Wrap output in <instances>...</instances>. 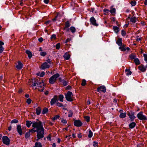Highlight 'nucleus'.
<instances>
[{
  "label": "nucleus",
  "mask_w": 147,
  "mask_h": 147,
  "mask_svg": "<svg viewBox=\"0 0 147 147\" xmlns=\"http://www.w3.org/2000/svg\"><path fill=\"white\" fill-rule=\"evenodd\" d=\"M32 127L33 128L30 130V131L32 132H35L37 130H39L43 128L42 123L40 121L33 122Z\"/></svg>",
  "instance_id": "nucleus-1"
},
{
  "label": "nucleus",
  "mask_w": 147,
  "mask_h": 147,
  "mask_svg": "<svg viewBox=\"0 0 147 147\" xmlns=\"http://www.w3.org/2000/svg\"><path fill=\"white\" fill-rule=\"evenodd\" d=\"M37 86L38 87L40 88H39L38 90L40 91H42L44 89V84L42 81V82H38L37 80H36L32 85H31L32 86Z\"/></svg>",
  "instance_id": "nucleus-2"
},
{
  "label": "nucleus",
  "mask_w": 147,
  "mask_h": 147,
  "mask_svg": "<svg viewBox=\"0 0 147 147\" xmlns=\"http://www.w3.org/2000/svg\"><path fill=\"white\" fill-rule=\"evenodd\" d=\"M37 136L38 138L37 139H40L44 137V129L43 128L39 130H37Z\"/></svg>",
  "instance_id": "nucleus-3"
},
{
  "label": "nucleus",
  "mask_w": 147,
  "mask_h": 147,
  "mask_svg": "<svg viewBox=\"0 0 147 147\" xmlns=\"http://www.w3.org/2000/svg\"><path fill=\"white\" fill-rule=\"evenodd\" d=\"M59 76V75L58 74H57L51 76L49 79V83L51 84H53L55 82L57 78Z\"/></svg>",
  "instance_id": "nucleus-4"
},
{
  "label": "nucleus",
  "mask_w": 147,
  "mask_h": 147,
  "mask_svg": "<svg viewBox=\"0 0 147 147\" xmlns=\"http://www.w3.org/2000/svg\"><path fill=\"white\" fill-rule=\"evenodd\" d=\"M73 95L71 92L68 91L67 93L65 94V97L66 100L69 101H73Z\"/></svg>",
  "instance_id": "nucleus-5"
},
{
  "label": "nucleus",
  "mask_w": 147,
  "mask_h": 147,
  "mask_svg": "<svg viewBox=\"0 0 147 147\" xmlns=\"http://www.w3.org/2000/svg\"><path fill=\"white\" fill-rule=\"evenodd\" d=\"M138 118L140 120H146L147 119L146 117L144 115L142 112H140L137 115Z\"/></svg>",
  "instance_id": "nucleus-6"
},
{
  "label": "nucleus",
  "mask_w": 147,
  "mask_h": 147,
  "mask_svg": "<svg viewBox=\"0 0 147 147\" xmlns=\"http://www.w3.org/2000/svg\"><path fill=\"white\" fill-rule=\"evenodd\" d=\"M3 143L6 145H8L9 144L10 140L8 137L6 136H3L2 138Z\"/></svg>",
  "instance_id": "nucleus-7"
},
{
  "label": "nucleus",
  "mask_w": 147,
  "mask_h": 147,
  "mask_svg": "<svg viewBox=\"0 0 147 147\" xmlns=\"http://www.w3.org/2000/svg\"><path fill=\"white\" fill-rule=\"evenodd\" d=\"M49 64H48L47 62H45L42 64L40 66V68L43 70H44L46 69L49 68L50 67Z\"/></svg>",
  "instance_id": "nucleus-8"
},
{
  "label": "nucleus",
  "mask_w": 147,
  "mask_h": 147,
  "mask_svg": "<svg viewBox=\"0 0 147 147\" xmlns=\"http://www.w3.org/2000/svg\"><path fill=\"white\" fill-rule=\"evenodd\" d=\"M134 112L131 111L129 112L127 114V115L129 116L131 121L133 120L136 118V117L134 115Z\"/></svg>",
  "instance_id": "nucleus-9"
},
{
  "label": "nucleus",
  "mask_w": 147,
  "mask_h": 147,
  "mask_svg": "<svg viewBox=\"0 0 147 147\" xmlns=\"http://www.w3.org/2000/svg\"><path fill=\"white\" fill-rule=\"evenodd\" d=\"M97 90L98 92H103L105 93L106 91V89L105 86H101L98 87L97 89Z\"/></svg>",
  "instance_id": "nucleus-10"
},
{
  "label": "nucleus",
  "mask_w": 147,
  "mask_h": 147,
  "mask_svg": "<svg viewBox=\"0 0 147 147\" xmlns=\"http://www.w3.org/2000/svg\"><path fill=\"white\" fill-rule=\"evenodd\" d=\"M74 125L76 127H80L82 125V123L79 120H76L74 122Z\"/></svg>",
  "instance_id": "nucleus-11"
},
{
  "label": "nucleus",
  "mask_w": 147,
  "mask_h": 147,
  "mask_svg": "<svg viewBox=\"0 0 147 147\" xmlns=\"http://www.w3.org/2000/svg\"><path fill=\"white\" fill-rule=\"evenodd\" d=\"M90 21L92 25L96 26H98V24L96 23V20L93 17H92L90 18Z\"/></svg>",
  "instance_id": "nucleus-12"
},
{
  "label": "nucleus",
  "mask_w": 147,
  "mask_h": 147,
  "mask_svg": "<svg viewBox=\"0 0 147 147\" xmlns=\"http://www.w3.org/2000/svg\"><path fill=\"white\" fill-rule=\"evenodd\" d=\"M57 99V96H55L53 98H52L51 101L50 103L51 105H53L56 102Z\"/></svg>",
  "instance_id": "nucleus-13"
},
{
  "label": "nucleus",
  "mask_w": 147,
  "mask_h": 147,
  "mask_svg": "<svg viewBox=\"0 0 147 147\" xmlns=\"http://www.w3.org/2000/svg\"><path fill=\"white\" fill-rule=\"evenodd\" d=\"M17 129L18 132L20 135L22 134V128L20 125H17Z\"/></svg>",
  "instance_id": "nucleus-14"
},
{
  "label": "nucleus",
  "mask_w": 147,
  "mask_h": 147,
  "mask_svg": "<svg viewBox=\"0 0 147 147\" xmlns=\"http://www.w3.org/2000/svg\"><path fill=\"white\" fill-rule=\"evenodd\" d=\"M23 64L20 61L18 62V64L16 65V67L18 69H20L23 67Z\"/></svg>",
  "instance_id": "nucleus-15"
},
{
  "label": "nucleus",
  "mask_w": 147,
  "mask_h": 147,
  "mask_svg": "<svg viewBox=\"0 0 147 147\" xmlns=\"http://www.w3.org/2000/svg\"><path fill=\"white\" fill-rule=\"evenodd\" d=\"M4 43L2 41H0V53H2L4 50V49L2 46Z\"/></svg>",
  "instance_id": "nucleus-16"
},
{
  "label": "nucleus",
  "mask_w": 147,
  "mask_h": 147,
  "mask_svg": "<svg viewBox=\"0 0 147 147\" xmlns=\"http://www.w3.org/2000/svg\"><path fill=\"white\" fill-rule=\"evenodd\" d=\"M139 69L142 72H144L146 70V67L143 66H140L139 67Z\"/></svg>",
  "instance_id": "nucleus-17"
},
{
  "label": "nucleus",
  "mask_w": 147,
  "mask_h": 147,
  "mask_svg": "<svg viewBox=\"0 0 147 147\" xmlns=\"http://www.w3.org/2000/svg\"><path fill=\"white\" fill-rule=\"evenodd\" d=\"M116 43L119 46H121L122 45V39L121 38H118Z\"/></svg>",
  "instance_id": "nucleus-18"
},
{
  "label": "nucleus",
  "mask_w": 147,
  "mask_h": 147,
  "mask_svg": "<svg viewBox=\"0 0 147 147\" xmlns=\"http://www.w3.org/2000/svg\"><path fill=\"white\" fill-rule=\"evenodd\" d=\"M26 52L28 55L29 58V59L31 58L32 57V54L31 52L30 51L28 50H26Z\"/></svg>",
  "instance_id": "nucleus-19"
},
{
  "label": "nucleus",
  "mask_w": 147,
  "mask_h": 147,
  "mask_svg": "<svg viewBox=\"0 0 147 147\" xmlns=\"http://www.w3.org/2000/svg\"><path fill=\"white\" fill-rule=\"evenodd\" d=\"M113 28L114 32L116 33H117L119 31V28L117 26H114L113 27Z\"/></svg>",
  "instance_id": "nucleus-20"
},
{
  "label": "nucleus",
  "mask_w": 147,
  "mask_h": 147,
  "mask_svg": "<svg viewBox=\"0 0 147 147\" xmlns=\"http://www.w3.org/2000/svg\"><path fill=\"white\" fill-rule=\"evenodd\" d=\"M125 73L126 75L127 76H129L131 74V72L129 69H126L125 70Z\"/></svg>",
  "instance_id": "nucleus-21"
},
{
  "label": "nucleus",
  "mask_w": 147,
  "mask_h": 147,
  "mask_svg": "<svg viewBox=\"0 0 147 147\" xmlns=\"http://www.w3.org/2000/svg\"><path fill=\"white\" fill-rule=\"evenodd\" d=\"M63 57L66 60H68L70 58V56L69 54L65 53L63 56Z\"/></svg>",
  "instance_id": "nucleus-22"
},
{
  "label": "nucleus",
  "mask_w": 147,
  "mask_h": 147,
  "mask_svg": "<svg viewBox=\"0 0 147 147\" xmlns=\"http://www.w3.org/2000/svg\"><path fill=\"white\" fill-rule=\"evenodd\" d=\"M41 109L40 107H38L36 109V113L37 115H39L41 112Z\"/></svg>",
  "instance_id": "nucleus-23"
},
{
  "label": "nucleus",
  "mask_w": 147,
  "mask_h": 147,
  "mask_svg": "<svg viewBox=\"0 0 147 147\" xmlns=\"http://www.w3.org/2000/svg\"><path fill=\"white\" fill-rule=\"evenodd\" d=\"M32 124V123L31 121H26V125L28 127H30Z\"/></svg>",
  "instance_id": "nucleus-24"
},
{
  "label": "nucleus",
  "mask_w": 147,
  "mask_h": 147,
  "mask_svg": "<svg viewBox=\"0 0 147 147\" xmlns=\"http://www.w3.org/2000/svg\"><path fill=\"white\" fill-rule=\"evenodd\" d=\"M136 125V123L133 122L130 123L129 125V127L130 128H133Z\"/></svg>",
  "instance_id": "nucleus-25"
},
{
  "label": "nucleus",
  "mask_w": 147,
  "mask_h": 147,
  "mask_svg": "<svg viewBox=\"0 0 147 147\" xmlns=\"http://www.w3.org/2000/svg\"><path fill=\"white\" fill-rule=\"evenodd\" d=\"M45 73L44 71L42 72H39L37 74V75L38 76H40V77H43L45 75Z\"/></svg>",
  "instance_id": "nucleus-26"
},
{
  "label": "nucleus",
  "mask_w": 147,
  "mask_h": 147,
  "mask_svg": "<svg viewBox=\"0 0 147 147\" xmlns=\"http://www.w3.org/2000/svg\"><path fill=\"white\" fill-rule=\"evenodd\" d=\"M130 21L131 22L135 23L136 21V18L135 17H132L130 18Z\"/></svg>",
  "instance_id": "nucleus-27"
},
{
  "label": "nucleus",
  "mask_w": 147,
  "mask_h": 147,
  "mask_svg": "<svg viewBox=\"0 0 147 147\" xmlns=\"http://www.w3.org/2000/svg\"><path fill=\"white\" fill-rule=\"evenodd\" d=\"M126 115V113H121L120 115V117L122 118H125Z\"/></svg>",
  "instance_id": "nucleus-28"
},
{
  "label": "nucleus",
  "mask_w": 147,
  "mask_h": 147,
  "mask_svg": "<svg viewBox=\"0 0 147 147\" xmlns=\"http://www.w3.org/2000/svg\"><path fill=\"white\" fill-rule=\"evenodd\" d=\"M110 12L112 14L115 13V8H113V7H111Z\"/></svg>",
  "instance_id": "nucleus-29"
},
{
  "label": "nucleus",
  "mask_w": 147,
  "mask_h": 147,
  "mask_svg": "<svg viewBox=\"0 0 147 147\" xmlns=\"http://www.w3.org/2000/svg\"><path fill=\"white\" fill-rule=\"evenodd\" d=\"M30 132H31L30 131H30L27 132L26 133L25 136V137L26 138H28L30 137Z\"/></svg>",
  "instance_id": "nucleus-30"
},
{
  "label": "nucleus",
  "mask_w": 147,
  "mask_h": 147,
  "mask_svg": "<svg viewBox=\"0 0 147 147\" xmlns=\"http://www.w3.org/2000/svg\"><path fill=\"white\" fill-rule=\"evenodd\" d=\"M64 98L63 96L62 95H60L59 96V101L61 102L63 101V99Z\"/></svg>",
  "instance_id": "nucleus-31"
},
{
  "label": "nucleus",
  "mask_w": 147,
  "mask_h": 147,
  "mask_svg": "<svg viewBox=\"0 0 147 147\" xmlns=\"http://www.w3.org/2000/svg\"><path fill=\"white\" fill-rule=\"evenodd\" d=\"M134 61L136 65H138L140 63V62L138 59H135Z\"/></svg>",
  "instance_id": "nucleus-32"
},
{
  "label": "nucleus",
  "mask_w": 147,
  "mask_h": 147,
  "mask_svg": "<svg viewBox=\"0 0 147 147\" xmlns=\"http://www.w3.org/2000/svg\"><path fill=\"white\" fill-rule=\"evenodd\" d=\"M119 49L121 50V51H124L126 50L125 48L123 46H119Z\"/></svg>",
  "instance_id": "nucleus-33"
},
{
  "label": "nucleus",
  "mask_w": 147,
  "mask_h": 147,
  "mask_svg": "<svg viewBox=\"0 0 147 147\" xmlns=\"http://www.w3.org/2000/svg\"><path fill=\"white\" fill-rule=\"evenodd\" d=\"M60 117V116L58 115H55V117L52 118V119L54 121L55 120L57 119H59Z\"/></svg>",
  "instance_id": "nucleus-34"
},
{
  "label": "nucleus",
  "mask_w": 147,
  "mask_h": 147,
  "mask_svg": "<svg viewBox=\"0 0 147 147\" xmlns=\"http://www.w3.org/2000/svg\"><path fill=\"white\" fill-rule=\"evenodd\" d=\"M70 30L73 33L75 32L76 30L75 28L73 26L71 27L70 28Z\"/></svg>",
  "instance_id": "nucleus-35"
},
{
  "label": "nucleus",
  "mask_w": 147,
  "mask_h": 147,
  "mask_svg": "<svg viewBox=\"0 0 147 147\" xmlns=\"http://www.w3.org/2000/svg\"><path fill=\"white\" fill-rule=\"evenodd\" d=\"M34 147H42V145L40 143L36 142Z\"/></svg>",
  "instance_id": "nucleus-36"
},
{
  "label": "nucleus",
  "mask_w": 147,
  "mask_h": 147,
  "mask_svg": "<svg viewBox=\"0 0 147 147\" xmlns=\"http://www.w3.org/2000/svg\"><path fill=\"white\" fill-rule=\"evenodd\" d=\"M93 135V133L92 131L90 130H89V134L88 135V137L89 138H91Z\"/></svg>",
  "instance_id": "nucleus-37"
},
{
  "label": "nucleus",
  "mask_w": 147,
  "mask_h": 147,
  "mask_svg": "<svg viewBox=\"0 0 147 147\" xmlns=\"http://www.w3.org/2000/svg\"><path fill=\"white\" fill-rule=\"evenodd\" d=\"M129 57L131 59H135L136 57L135 55L134 54H131L129 55Z\"/></svg>",
  "instance_id": "nucleus-38"
},
{
  "label": "nucleus",
  "mask_w": 147,
  "mask_h": 147,
  "mask_svg": "<svg viewBox=\"0 0 147 147\" xmlns=\"http://www.w3.org/2000/svg\"><path fill=\"white\" fill-rule=\"evenodd\" d=\"M51 39H55L56 38V35L55 34H52L51 36Z\"/></svg>",
  "instance_id": "nucleus-39"
},
{
  "label": "nucleus",
  "mask_w": 147,
  "mask_h": 147,
  "mask_svg": "<svg viewBox=\"0 0 147 147\" xmlns=\"http://www.w3.org/2000/svg\"><path fill=\"white\" fill-rule=\"evenodd\" d=\"M61 44L60 43H57L56 46V48L57 49H59L60 47Z\"/></svg>",
  "instance_id": "nucleus-40"
},
{
  "label": "nucleus",
  "mask_w": 147,
  "mask_h": 147,
  "mask_svg": "<svg viewBox=\"0 0 147 147\" xmlns=\"http://www.w3.org/2000/svg\"><path fill=\"white\" fill-rule=\"evenodd\" d=\"M40 54L41 56L44 57L46 55L47 53L45 52H42L40 53Z\"/></svg>",
  "instance_id": "nucleus-41"
},
{
  "label": "nucleus",
  "mask_w": 147,
  "mask_h": 147,
  "mask_svg": "<svg viewBox=\"0 0 147 147\" xmlns=\"http://www.w3.org/2000/svg\"><path fill=\"white\" fill-rule=\"evenodd\" d=\"M86 80L84 79H83L82 80L81 85L82 86H84L86 84Z\"/></svg>",
  "instance_id": "nucleus-42"
},
{
  "label": "nucleus",
  "mask_w": 147,
  "mask_h": 147,
  "mask_svg": "<svg viewBox=\"0 0 147 147\" xmlns=\"http://www.w3.org/2000/svg\"><path fill=\"white\" fill-rule=\"evenodd\" d=\"M48 109L47 108H45L44 109L42 112L43 114H45L46 113L48 112Z\"/></svg>",
  "instance_id": "nucleus-43"
},
{
  "label": "nucleus",
  "mask_w": 147,
  "mask_h": 147,
  "mask_svg": "<svg viewBox=\"0 0 147 147\" xmlns=\"http://www.w3.org/2000/svg\"><path fill=\"white\" fill-rule=\"evenodd\" d=\"M18 122V121L16 119H14L13 120H12L11 122V123H17Z\"/></svg>",
  "instance_id": "nucleus-44"
},
{
  "label": "nucleus",
  "mask_w": 147,
  "mask_h": 147,
  "mask_svg": "<svg viewBox=\"0 0 147 147\" xmlns=\"http://www.w3.org/2000/svg\"><path fill=\"white\" fill-rule=\"evenodd\" d=\"M48 64H49L50 65H52L53 63L51 62L50 59H48L46 62Z\"/></svg>",
  "instance_id": "nucleus-45"
},
{
  "label": "nucleus",
  "mask_w": 147,
  "mask_h": 147,
  "mask_svg": "<svg viewBox=\"0 0 147 147\" xmlns=\"http://www.w3.org/2000/svg\"><path fill=\"white\" fill-rule=\"evenodd\" d=\"M130 3L132 6H134L136 4V1H132Z\"/></svg>",
  "instance_id": "nucleus-46"
},
{
  "label": "nucleus",
  "mask_w": 147,
  "mask_h": 147,
  "mask_svg": "<svg viewBox=\"0 0 147 147\" xmlns=\"http://www.w3.org/2000/svg\"><path fill=\"white\" fill-rule=\"evenodd\" d=\"M32 100L30 98H28L26 102L28 104H30L31 103Z\"/></svg>",
  "instance_id": "nucleus-47"
},
{
  "label": "nucleus",
  "mask_w": 147,
  "mask_h": 147,
  "mask_svg": "<svg viewBox=\"0 0 147 147\" xmlns=\"http://www.w3.org/2000/svg\"><path fill=\"white\" fill-rule=\"evenodd\" d=\"M70 26L69 22L68 21H67L65 22V27L68 28Z\"/></svg>",
  "instance_id": "nucleus-48"
},
{
  "label": "nucleus",
  "mask_w": 147,
  "mask_h": 147,
  "mask_svg": "<svg viewBox=\"0 0 147 147\" xmlns=\"http://www.w3.org/2000/svg\"><path fill=\"white\" fill-rule=\"evenodd\" d=\"M56 105L59 107H61L63 106V104L59 102H57L56 104Z\"/></svg>",
  "instance_id": "nucleus-49"
},
{
  "label": "nucleus",
  "mask_w": 147,
  "mask_h": 147,
  "mask_svg": "<svg viewBox=\"0 0 147 147\" xmlns=\"http://www.w3.org/2000/svg\"><path fill=\"white\" fill-rule=\"evenodd\" d=\"M61 122L63 124H66L67 123V121L66 119H63L61 120Z\"/></svg>",
  "instance_id": "nucleus-50"
},
{
  "label": "nucleus",
  "mask_w": 147,
  "mask_h": 147,
  "mask_svg": "<svg viewBox=\"0 0 147 147\" xmlns=\"http://www.w3.org/2000/svg\"><path fill=\"white\" fill-rule=\"evenodd\" d=\"M73 114V113L71 111H69V113L68 115V116L69 117H71L72 116V115Z\"/></svg>",
  "instance_id": "nucleus-51"
},
{
  "label": "nucleus",
  "mask_w": 147,
  "mask_h": 147,
  "mask_svg": "<svg viewBox=\"0 0 147 147\" xmlns=\"http://www.w3.org/2000/svg\"><path fill=\"white\" fill-rule=\"evenodd\" d=\"M62 82L63 85L65 86H66L67 85V82L65 80H63Z\"/></svg>",
  "instance_id": "nucleus-52"
},
{
  "label": "nucleus",
  "mask_w": 147,
  "mask_h": 147,
  "mask_svg": "<svg viewBox=\"0 0 147 147\" xmlns=\"http://www.w3.org/2000/svg\"><path fill=\"white\" fill-rule=\"evenodd\" d=\"M144 60L146 61V63H147V54H144Z\"/></svg>",
  "instance_id": "nucleus-53"
},
{
  "label": "nucleus",
  "mask_w": 147,
  "mask_h": 147,
  "mask_svg": "<svg viewBox=\"0 0 147 147\" xmlns=\"http://www.w3.org/2000/svg\"><path fill=\"white\" fill-rule=\"evenodd\" d=\"M121 34L123 36H125L126 34V32L123 30L121 31Z\"/></svg>",
  "instance_id": "nucleus-54"
},
{
  "label": "nucleus",
  "mask_w": 147,
  "mask_h": 147,
  "mask_svg": "<svg viewBox=\"0 0 147 147\" xmlns=\"http://www.w3.org/2000/svg\"><path fill=\"white\" fill-rule=\"evenodd\" d=\"M84 117L87 121L88 122L90 120V117H89L86 116Z\"/></svg>",
  "instance_id": "nucleus-55"
},
{
  "label": "nucleus",
  "mask_w": 147,
  "mask_h": 147,
  "mask_svg": "<svg viewBox=\"0 0 147 147\" xmlns=\"http://www.w3.org/2000/svg\"><path fill=\"white\" fill-rule=\"evenodd\" d=\"M104 11L105 13H107L109 12V10L107 9H104Z\"/></svg>",
  "instance_id": "nucleus-56"
},
{
  "label": "nucleus",
  "mask_w": 147,
  "mask_h": 147,
  "mask_svg": "<svg viewBox=\"0 0 147 147\" xmlns=\"http://www.w3.org/2000/svg\"><path fill=\"white\" fill-rule=\"evenodd\" d=\"M71 40V39L70 38H67V39L65 42H64L65 43H67L69 41Z\"/></svg>",
  "instance_id": "nucleus-57"
},
{
  "label": "nucleus",
  "mask_w": 147,
  "mask_h": 147,
  "mask_svg": "<svg viewBox=\"0 0 147 147\" xmlns=\"http://www.w3.org/2000/svg\"><path fill=\"white\" fill-rule=\"evenodd\" d=\"M97 143L96 142H94V144H93V146L94 147H96V146H97Z\"/></svg>",
  "instance_id": "nucleus-58"
},
{
  "label": "nucleus",
  "mask_w": 147,
  "mask_h": 147,
  "mask_svg": "<svg viewBox=\"0 0 147 147\" xmlns=\"http://www.w3.org/2000/svg\"><path fill=\"white\" fill-rule=\"evenodd\" d=\"M49 1V0H44V3L46 4L48 3Z\"/></svg>",
  "instance_id": "nucleus-59"
},
{
  "label": "nucleus",
  "mask_w": 147,
  "mask_h": 147,
  "mask_svg": "<svg viewBox=\"0 0 147 147\" xmlns=\"http://www.w3.org/2000/svg\"><path fill=\"white\" fill-rule=\"evenodd\" d=\"M78 138H81L82 137V135H81V133H79L78 135Z\"/></svg>",
  "instance_id": "nucleus-60"
},
{
  "label": "nucleus",
  "mask_w": 147,
  "mask_h": 147,
  "mask_svg": "<svg viewBox=\"0 0 147 147\" xmlns=\"http://www.w3.org/2000/svg\"><path fill=\"white\" fill-rule=\"evenodd\" d=\"M57 16H55V18H54V19H53V21H56V20H57Z\"/></svg>",
  "instance_id": "nucleus-61"
},
{
  "label": "nucleus",
  "mask_w": 147,
  "mask_h": 147,
  "mask_svg": "<svg viewBox=\"0 0 147 147\" xmlns=\"http://www.w3.org/2000/svg\"><path fill=\"white\" fill-rule=\"evenodd\" d=\"M38 40L40 42H41L43 40V39L42 38H40L38 39Z\"/></svg>",
  "instance_id": "nucleus-62"
},
{
  "label": "nucleus",
  "mask_w": 147,
  "mask_h": 147,
  "mask_svg": "<svg viewBox=\"0 0 147 147\" xmlns=\"http://www.w3.org/2000/svg\"><path fill=\"white\" fill-rule=\"evenodd\" d=\"M70 136H71L70 135H69L68 136H66V138H67L69 140L70 139Z\"/></svg>",
  "instance_id": "nucleus-63"
},
{
  "label": "nucleus",
  "mask_w": 147,
  "mask_h": 147,
  "mask_svg": "<svg viewBox=\"0 0 147 147\" xmlns=\"http://www.w3.org/2000/svg\"><path fill=\"white\" fill-rule=\"evenodd\" d=\"M144 4L145 5H147V0H145Z\"/></svg>",
  "instance_id": "nucleus-64"
}]
</instances>
